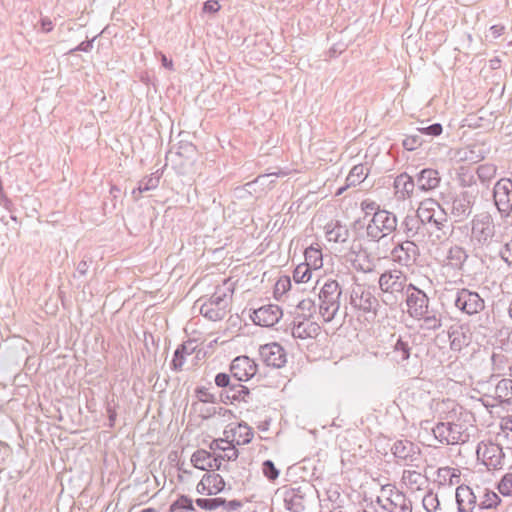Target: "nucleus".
Masks as SVG:
<instances>
[{"label":"nucleus","mask_w":512,"mask_h":512,"mask_svg":"<svg viewBox=\"0 0 512 512\" xmlns=\"http://www.w3.org/2000/svg\"><path fill=\"white\" fill-rule=\"evenodd\" d=\"M435 205V202L432 201V200H425L423 201L418 210H417V213H418V216L422 219V220H428L430 221L431 218H432V215L429 213V211L431 209H433V206Z\"/></svg>","instance_id":"32"},{"label":"nucleus","mask_w":512,"mask_h":512,"mask_svg":"<svg viewBox=\"0 0 512 512\" xmlns=\"http://www.w3.org/2000/svg\"><path fill=\"white\" fill-rule=\"evenodd\" d=\"M220 10V4L217 0H208L204 3L203 11L208 13H216Z\"/></svg>","instance_id":"37"},{"label":"nucleus","mask_w":512,"mask_h":512,"mask_svg":"<svg viewBox=\"0 0 512 512\" xmlns=\"http://www.w3.org/2000/svg\"><path fill=\"white\" fill-rule=\"evenodd\" d=\"M405 284L406 277L398 270L385 272L379 278V286L384 293L395 294L402 292Z\"/></svg>","instance_id":"9"},{"label":"nucleus","mask_w":512,"mask_h":512,"mask_svg":"<svg viewBox=\"0 0 512 512\" xmlns=\"http://www.w3.org/2000/svg\"><path fill=\"white\" fill-rule=\"evenodd\" d=\"M291 288V280L288 276H281L274 287V293L276 296L285 294Z\"/></svg>","instance_id":"31"},{"label":"nucleus","mask_w":512,"mask_h":512,"mask_svg":"<svg viewBox=\"0 0 512 512\" xmlns=\"http://www.w3.org/2000/svg\"><path fill=\"white\" fill-rule=\"evenodd\" d=\"M229 392L232 393L231 395H228L227 397L228 398H231L232 400L234 401H241V400H245V398L248 396L249 394V391L248 389L244 386V385H241V384H238V385H235V386H232L230 389H229Z\"/></svg>","instance_id":"28"},{"label":"nucleus","mask_w":512,"mask_h":512,"mask_svg":"<svg viewBox=\"0 0 512 512\" xmlns=\"http://www.w3.org/2000/svg\"><path fill=\"white\" fill-rule=\"evenodd\" d=\"M229 381H230L229 375H227L225 373H219L215 377V383L219 387H226V386H228L229 385Z\"/></svg>","instance_id":"38"},{"label":"nucleus","mask_w":512,"mask_h":512,"mask_svg":"<svg viewBox=\"0 0 512 512\" xmlns=\"http://www.w3.org/2000/svg\"><path fill=\"white\" fill-rule=\"evenodd\" d=\"M235 289V281L231 278L223 280V282L215 288L211 297L201 305V314L212 321L224 318L230 311Z\"/></svg>","instance_id":"2"},{"label":"nucleus","mask_w":512,"mask_h":512,"mask_svg":"<svg viewBox=\"0 0 512 512\" xmlns=\"http://www.w3.org/2000/svg\"><path fill=\"white\" fill-rule=\"evenodd\" d=\"M320 331V327L318 324L309 321L304 320L302 322H299L292 330V335L295 338L299 339H307V338H313L318 335Z\"/></svg>","instance_id":"17"},{"label":"nucleus","mask_w":512,"mask_h":512,"mask_svg":"<svg viewBox=\"0 0 512 512\" xmlns=\"http://www.w3.org/2000/svg\"><path fill=\"white\" fill-rule=\"evenodd\" d=\"M224 506L230 510H236L241 507V502L237 500H232L229 502L226 501V504Z\"/></svg>","instance_id":"44"},{"label":"nucleus","mask_w":512,"mask_h":512,"mask_svg":"<svg viewBox=\"0 0 512 512\" xmlns=\"http://www.w3.org/2000/svg\"><path fill=\"white\" fill-rule=\"evenodd\" d=\"M498 490L504 496H512V473L503 476L498 484Z\"/></svg>","instance_id":"30"},{"label":"nucleus","mask_w":512,"mask_h":512,"mask_svg":"<svg viewBox=\"0 0 512 512\" xmlns=\"http://www.w3.org/2000/svg\"><path fill=\"white\" fill-rule=\"evenodd\" d=\"M191 463L195 468L207 472L217 470L221 466V460L204 449H199L192 454Z\"/></svg>","instance_id":"13"},{"label":"nucleus","mask_w":512,"mask_h":512,"mask_svg":"<svg viewBox=\"0 0 512 512\" xmlns=\"http://www.w3.org/2000/svg\"><path fill=\"white\" fill-rule=\"evenodd\" d=\"M456 306L463 312L473 315L484 309V301L475 293L466 289H462L455 301Z\"/></svg>","instance_id":"7"},{"label":"nucleus","mask_w":512,"mask_h":512,"mask_svg":"<svg viewBox=\"0 0 512 512\" xmlns=\"http://www.w3.org/2000/svg\"><path fill=\"white\" fill-rule=\"evenodd\" d=\"M397 225L396 217L385 210L374 213L370 223L367 226V233L374 239H381L390 234Z\"/></svg>","instance_id":"4"},{"label":"nucleus","mask_w":512,"mask_h":512,"mask_svg":"<svg viewBox=\"0 0 512 512\" xmlns=\"http://www.w3.org/2000/svg\"><path fill=\"white\" fill-rule=\"evenodd\" d=\"M210 449L213 451V454L218 457V459L231 460L237 458V450L235 449V444L231 441L230 438L214 440L210 445Z\"/></svg>","instance_id":"15"},{"label":"nucleus","mask_w":512,"mask_h":512,"mask_svg":"<svg viewBox=\"0 0 512 512\" xmlns=\"http://www.w3.org/2000/svg\"><path fill=\"white\" fill-rule=\"evenodd\" d=\"M440 183V177L437 170L424 169L418 177L419 187L423 190L435 189Z\"/></svg>","instance_id":"21"},{"label":"nucleus","mask_w":512,"mask_h":512,"mask_svg":"<svg viewBox=\"0 0 512 512\" xmlns=\"http://www.w3.org/2000/svg\"><path fill=\"white\" fill-rule=\"evenodd\" d=\"M478 459L491 470L501 469L504 463V453L500 445L493 442H481L477 448Z\"/></svg>","instance_id":"5"},{"label":"nucleus","mask_w":512,"mask_h":512,"mask_svg":"<svg viewBox=\"0 0 512 512\" xmlns=\"http://www.w3.org/2000/svg\"><path fill=\"white\" fill-rule=\"evenodd\" d=\"M314 269L308 266L307 264L300 263L296 266L293 271V280L297 284L307 283L312 278V271Z\"/></svg>","instance_id":"24"},{"label":"nucleus","mask_w":512,"mask_h":512,"mask_svg":"<svg viewBox=\"0 0 512 512\" xmlns=\"http://www.w3.org/2000/svg\"><path fill=\"white\" fill-rule=\"evenodd\" d=\"M494 201L502 212H508L512 208V181L510 179H501L496 183Z\"/></svg>","instance_id":"10"},{"label":"nucleus","mask_w":512,"mask_h":512,"mask_svg":"<svg viewBox=\"0 0 512 512\" xmlns=\"http://www.w3.org/2000/svg\"><path fill=\"white\" fill-rule=\"evenodd\" d=\"M304 258V263L314 270H319L323 267V254L318 244L311 245L306 248L304 252Z\"/></svg>","instance_id":"20"},{"label":"nucleus","mask_w":512,"mask_h":512,"mask_svg":"<svg viewBox=\"0 0 512 512\" xmlns=\"http://www.w3.org/2000/svg\"><path fill=\"white\" fill-rule=\"evenodd\" d=\"M225 485L226 483L221 475L209 471L198 482L196 490L199 494L212 496L223 491Z\"/></svg>","instance_id":"8"},{"label":"nucleus","mask_w":512,"mask_h":512,"mask_svg":"<svg viewBox=\"0 0 512 512\" xmlns=\"http://www.w3.org/2000/svg\"><path fill=\"white\" fill-rule=\"evenodd\" d=\"M369 175V168L364 164H357L350 170L346 182L347 186H356L362 183Z\"/></svg>","instance_id":"23"},{"label":"nucleus","mask_w":512,"mask_h":512,"mask_svg":"<svg viewBox=\"0 0 512 512\" xmlns=\"http://www.w3.org/2000/svg\"><path fill=\"white\" fill-rule=\"evenodd\" d=\"M162 63L168 69H172L173 68L172 60H168L165 55H162Z\"/></svg>","instance_id":"45"},{"label":"nucleus","mask_w":512,"mask_h":512,"mask_svg":"<svg viewBox=\"0 0 512 512\" xmlns=\"http://www.w3.org/2000/svg\"><path fill=\"white\" fill-rule=\"evenodd\" d=\"M339 284L335 280L326 282L319 292L320 313L325 321L333 319L339 309Z\"/></svg>","instance_id":"3"},{"label":"nucleus","mask_w":512,"mask_h":512,"mask_svg":"<svg viewBox=\"0 0 512 512\" xmlns=\"http://www.w3.org/2000/svg\"><path fill=\"white\" fill-rule=\"evenodd\" d=\"M394 188L400 198H407L413 193L414 181L408 174H400L394 181Z\"/></svg>","instance_id":"19"},{"label":"nucleus","mask_w":512,"mask_h":512,"mask_svg":"<svg viewBox=\"0 0 512 512\" xmlns=\"http://www.w3.org/2000/svg\"><path fill=\"white\" fill-rule=\"evenodd\" d=\"M502 257L507 263L512 264V240L506 244Z\"/></svg>","instance_id":"39"},{"label":"nucleus","mask_w":512,"mask_h":512,"mask_svg":"<svg viewBox=\"0 0 512 512\" xmlns=\"http://www.w3.org/2000/svg\"><path fill=\"white\" fill-rule=\"evenodd\" d=\"M226 504V500L223 498H198L196 499V505L201 509L214 511Z\"/></svg>","instance_id":"25"},{"label":"nucleus","mask_w":512,"mask_h":512,"mask_svg":"<svg viewBox=\"0 0 512 512\" xmlns=\"http://www.w3.org/2000/svg\"><path fill=\"white\" fill-rule=\"evenodd\" d=\"M499 503H500V498L493 491L485 492L483 495V498L481 500V505L487 509L495 508L498 506Z\"/></svg>","instance_id":"29"},{"label":"nucleus","mask_w":512,"mask_h":512,"mask_svg":"<svg viewBox=\"0 0 512 512\" xmlns=\"http://www.w3.org/2000/svg\"><path fill=\"white\" fill-rule=\"evenodd\" d=\"M478 173H479V176L482 177L485 174H489V173L494 174L495 169H494V167L489 166V165H482L479 167Z\"/></svg>","instance_id":"42"},{"label":"nucleus","mask_w":512,"mask_h":512,"mask_svg":"<svg viewBox=\"0 0 512 512\" xmlns=\"http://www.w3.org/2000/svg\"><path fill=\"white\" fill-rule=\"evenodd\" d=\"M148 189H149L148 187L140 188V192L146 191V190H148Z\"/></svg>","instance_id":"47"},{"label":"nucleus","mask_w":512,"mask_h":512,"mask_svg":"<svg viewBox=\"0 0 512 512\" xmlns=\"http://www.w3.org/2000/svg\"><path fill=\"white\" fill-rule=\"evenodd\" d=\"M314 302L311 299H304L298 304V309L305 311L304 316H310L314 311Z\"/></svg>","instance_id":"35"},{"label":"nucleus","mask_w":512,"mask_h":512,"mask_svg":"<svg viewBox=\"0 0 512 512\" xmlns=\"http://www.w3.org/2000/svg\"><path fill=\"white\" fill-rule=\"evenodd\" d=\"M395 351L400 353L402 360H407L410 356V348L407 343L402 340H398L395 345Z\"/></svg>","instance_id":"34"},{"label":"nucleus","mask_w":512,"mask_h":512,"mask_svg":"<svg viewBox=\"0 0 512 512\" xmlns=\"http://www.w3.org/2000/svg\"><path fill=\"white\" fill-rule=\"evenodd\" d=\"M406 306L407 312L411 317L422 319L428 314L429 299L423 291L413 285H409Z\"/></svg>","instance_id":"6"},{"label":"nucleus","mask_w":512,"mask_h":512,"mask_svg":"<svg viewBox=\"0 0 512 512\" xmlns=\"http://www.w3.org/2000/svg\"><path fill=\"white\" fill-rule=\"evenodd\" d=\"M262 472L269 480L274 481L279 476V471L272 461L267 460L262 465Z\"/></svg>","instance_id":"33"},{"label":"nucleus","mask_w":512,"mask_h":512,"mask_svg":"<svg viewBox=\"0 0 512 512\" xmlns=\"http://www.w3.org/2000/svg\"><path fill=\"white\" fill-rule=\"evenodd\" d=\"M511 44H512V40H511Z\"/></svg>","instance_id":"48"},{"label":"nucleus","mask_w":512,"mask_h":512,"mask_svg":"<svg viewBox=\"0 0 512 512\" xmlns=\"http://www.w3.org/2000/svg\"><path fill=\"white\" fill-rule=\"evenodd\" d=\"M260 356L268 366L272 367H281L286 361L283 348L277 343L261 346Z\"/></svg>","instance_id":"14"},{"label":"nucleus","mask_w":512,"mask_h":512,"mask_svg":"<svg viewBox=\"0 0 512 512\" xmlns=\"http://www.w3.org/2000/svg\"><path fill=\"white\" fill-rule=\"evenodd\" d=\"M282 314V310L279 306L270 304L255 310L252 319L257 325L270 327L281 319Z\"/></svg>","instance_id":"11"},{"label":"nucleus","mask_w":512,"mask_h":512,"mask_svg":"<svg viewBox=\"0 0 512 512\" xmlns=\"http://www.w3.org/2000/svg\"><path fill=\"white\" fill-rule=\"evenodd\" d=\"M141 512H158L155 508H146L142 510Z\"/></svg>","instance_id":"46"},{"label":"nucleus","mask_w":512,"mask_h":512,"mask_svg":"<svg viewBox=\"0 0 512 512\" xmlns=\"http://www.w3.org/2000/svg\"><path fill=\"white\" fill-rule=\"evenodd\" d=\"M193 510L192 500L187 496H180L171 504L169 509L170 512H191Z\"/></svg>","instance_id":"26"},{"label":"nucleus","mask_w":512,"mask_h":512,"mask_svg":"<svg viewBox=\"0 0 512 512\" xmlns=\"http://www.w3.org/2000/svg\"><path fill=\"white\" fill-rule=\"evenodd\" d=\"M403 144L408 150H413L419 143L415 136H410L404 140Z\"/></svg>","instance_id":"40"},{"label":"nucleus","mask_w":512,"mask_h":512,"mask_svg":"<svg viewBox=\"0 0 512 512\" xmlns=\"http://www.w3.org/2000/svg\"><path fill=\"white\" fill-rule=\"evenodd\" d=\"M188 354L187 348L185 345H182L180 348H178L175 353L174 357L172 359V367L175 370H182L184 363H185V355Z\"/></svg>","instance_id":"27"},{"label":"nucleus","mask_w":512,"mask_h":512,"mask_svg":"<svg viewBox=\"0 0 512 512\" xmlns=\"http://www.w3.org/2000/svg\"><path fill=\"white\" fill-rule=\"evenodd\" d=\"M456 501L461 512H467L472 509L475 502V496L468 486H459L456 489Z\"/></svg>","instance_id":"18"},{"label":"nucleus","mask_w":512,"mask_h":512,"mask_svg":"<svg viewBox=\"0 0 512 512\" xmlns=\"http://www.w3.org/2000/svg\"><path fill=\"white\" fill-rule=\"evenodd\" d=\"M402 479L407 488L412 492L421 490L426 482L421 473L412 470L404 471Z\"/></svg>","instance_id":"22"},{"label":"nucleus","mask_w":512,"mask_h":512,"mask_svg":"<svg viewBox=\"0 0 512 512\" xmlns=\"http://www.w3.org/2000/svg\"><path fill=\"white\" fill-rule=\"evenodd\" d=\"M419 131L423 134L439 136L442 133V126L436 123L425 128H420Z\"/></svg>","instance_id":"36"},{"label":"nucleus","mask_w":512,"mask_h":512,"mask_svg":"<svg viewBox=\"0 0 512 512\" xmlns=\"http://www.w3.org/2000/svg\"><path fill=\"white\" fill-rule=\"evenodd\" d=\"M41 29L43 32H50L53 29V23L49 18L41 19Z\"/></svg>","instance_id":"41"},{"label":"nucleus","mask_w":512,"mask_h":512,"mask_svg":"<svg viewBox=\"0 0 512 512\" xmlns=\"http://www.w3.org/2000/svg\"><path fill=\"white\" fill-rule=\"evenodd\" d=\"M232 375L239 381H248L257 371V365L247 356H240L233 360L230 367Z\"/></svg>","instance_id":"12"},{"label":"nucleus","mask_w":512,"mask_h":512,"mask_svg":"<svg viewBox=\"0 0 512 512\" xmlns=\"http://www.w3.org/2000/svg\"><path fill=\"white\" fill-rule=\"evenodd\" d=\"M227 438L236 445H244L252 440L253 432L251 428L246 424H237L232 427L229 431H226Z\"/></svg>","instance_id":"16"},{"label":"nucleus","mask_w":512,"mask_h":512,"mask_svg":"<svg viewBox=\"0 0 512 512\" xmlns=\"http://www.w3.org/2000/svg\"><path fill=\"white\" fill-rule=\"evenodd\" d=\"M474 423L473 414L460 409L458 412L454 411L447 421L438 423L432 431L440 443L455 445L468 441Z\"/></svg>","instance_id":"1"},{"label":"nucleus","mask_w":512,"mask_h":512,"mask_svg":"<svg viewBox=\"0 0 512 512\" xmlns=\"http://www.w3.org/2000/svg\"><path fill=\"white\" fill-rule=\"evenodd\" d=\"M509 388H510V389H512V382H511L510 380H506V379H504V380H501V381L498 383V385H497V387H496V390H497V391L502 390V389H506V390H507V389H509Z\"/></svg>","instance_id":"43"}]
</instances>
